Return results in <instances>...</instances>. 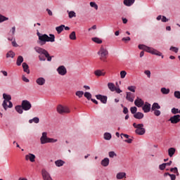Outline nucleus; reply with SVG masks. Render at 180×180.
Returning <instances> with one entry per match:
<instances>
[{"instance_id": "31", "label": "nucleus", "mask_w": 180, "mask_h": 180, "mask_svg": "<svg viewBox=\"0 0 180 180\" xmlns=\"http://www.w3.org/2000/svg\"><path fill=\"white\" fill-rule=\"evenodd\" d=\"M6 58H13L15 57V53L13 51H10L6 55Z\"/></svg>"}, {"instance_id": "3", "label": "nucleus", "mask_w": 180, "mask_h": 180, "mask_svg": "<svg viewBox=\"0 0 180 180\" xmlns=\"http://www.w3.org/2000/svg\"><path fill=\"white\" fill-rule=\"evenodd\" d=\"M133 126L136 129V134H138V136H143V134H146V129L144 128L143 124H137L134 122Z\"/></svg>"}, {"instance_id": "17", "label": "nucleus", "mask_w": 180, "mask_h": 180, "mask_svg": "<svg viewBox=\"0 0 180 180\" xmlns=\"http://www.w3.org/2000/svg\"><path fill=\"white\" fill-rule=\"evenodd\" d=\"M25 160L26 161H30L31 162H34V160H36V156L32 153H29L28 155H25Z\"/></svg>"}, {"instance_id": "49", "label": "nucleus", "mask_w": 180, "mask_h": 180, "mask_svg": "<svg viewBox=\"0 0 180 180\" xmlns=\"http://www.w3.org/2000/svg\"><path fill=\"white\" fill-rule=\"evenodd\" d=\"M172 113H173V115H176V113H179V110L178 108H173L172 109Z\"/></svg>"}, {"instance_id": "56", "label": "nucleus", "mask_w": 180, "mask_h": 180, "mask_svg": "<svg viewBox=\"0 0 180 180\" xmlns=\"http://www.w3.org/2000/svg\"><path fill=\"white\" fill-rule=\"evenodd\" d=\"M34 123H39V122H40V120L39 119V117H35L32 119Z\"/></svg>"}, {"instance_id": "5", "label": "nucleus", "mask_w": 180, "mask_h": 180, "mask_svg": "<svg viewBox=\"0 0 180 180\" xmlns=\"http://www.w3.org/2000/svg\"><path fill=\"white\" fill-rule=\"evenodd\" d=\"M34 49L36 53H38V54H43L46 57V58H47V61H51L52 57L50 56L49 51H47L46 49L40 48L39 46H35Z\"/></svg>"}, {"instance_id": "19", "label": "nucleus", "mask_w": 180, "mask_h": 180, "mask_svg": "<svg viewBox=\"0 0 180 180\" xmlns=\"http://www.w3.org/2000/svg\"><path fill=\"white\" fill-rule=\"evenodd\" d=\"M36 83L37 85L43 86L44 84H46V79L44 77H39L37 79Z\"/></svg>"}, {"instance_id": "50", "label": "nucleus", "mask_w": 180, "mask_h": 180, "mask_svg": "<svg viewBox=\"0 0 180 180\" xmlns=\"http://www.w3.org/2000/svg\"><path fill=\"white\" fill-rule=\"evenodd\" d=\"M174 96H175L177 99H180V91H174Z\"/></svg>"}, {"instance_id": "14", "label": "nucleus", "mask_w": 180, "mask_h": 180, "mask_svg": "<svg viewBox=\"0 0 180 180\" xmlns=\"http://www.w3.org/2000/svg\"><path fill=\"white\" fill-rule=\"evenodd\" d=\"M142 110H143L144 113H148L151 110V104L146 102L142 107Z\"/></svg>"}, {"instance_id": "7", "label": "nucleus", "mask_w": 180, "mask_h": 180, "mask_svg": "<svg viewBox=\"0 0 180 180\" xmlns=\"http://www.w3.org/2000/svg\"><path fill=\"white\" fill-rule=\"evenodd\" d=\"M57 112L60 115H64L65 113H70L71 110H70L68 107L60 105L57 107Z\"/></svg>"}, {"instance_id": "47", "label": "nucleus", "mask_w": 180, "mask_h": 180, "mask_svg": "<svg viewBox=\"0 0 180 180\" xmlns=\"http://www.w3.org/2000/svg\"><path fill=\"white\" fill-rule=\"evenodd\" d=\"M76 17H77V15L75 14V12L74 11L69 12V18L70 19H72V18H76Z\"/></svg>"}, {"instance_id": "20", "label": "nucleus", "mask_w": 180, "mask_h": 180, "mask_svg": "<svg viewBox=\"0 0 180 180\" xmlns=\"http://www.w3.org/2000/svg\"><path fill=\"white\" fill-rule=\"evenodd\" d=\"M134 117L135 119H138L139 120H141V119L144 117V114H143L142 112H138L134 115Z\"/></svg>"}, {"instance_id": "44", "label": "nucleus", "mask_w": 180, "mask_h": 180, "mask_svg": "<svg viewBox=\"0 0 180 180\" xmlns=\"http://www.w3.org/2000/svg\"><path fill=\"white\" fill-rule=\"evenodd\" d=\"M130 111L132 115H136V113H137V107H131Z\"/></svg>"}, {"instance_id": "18", "label": "nucleus", "mask_w": 180, "mask_h": 180, "mask_svg": "<svg viewBox=\"0 0 180 180\" xmlns=\"http://www.w3.org/2000/svg\"><path fill=\"white\" fill-rule=\"evenodd\" d=\"M94 74L96 77H105V75H106V72L101 70H96Z\"/></svg>"}, {"instance_id": "12", "label": "nucleus", "mask_w": 180, "mask_h": 180, "mask_svg": "<svg viewBox=\"0 0 180 180\" xmlns=\"http://www.w3.org/2000/svg\"><path fill=\"white\" fill-rule=\"evenodd\" d=\"M57 71L59 74V75H65L67 74V68H65V66L60 65L57 68Z\"/></svg>"}, {"instance_id": "54", "label": "nucleus", "mask_w": 180, "mask_h": 180, "mask_svg": "<svg viewBox=\"0 0 180 180\" xmlns=\"http://www.w3.org/2000/svg\"><path fill=\"white\" fill-rule=\"evenodd\" d=\"M39 61H46V57H44V56L39 55Z\"/></svg>"}, {"instance_id": "13", "label": "nucleus", "mask_w": 180, "mask_h": 180, "mask_svg": "<svg viewBox=\"0 0 180 180\" xmlns=\"http://www.w3.org/2000/svg\"><path fill=\"white\" fill-rule=\"evenodd\" d=\"M134 105L135 106H137V108H142L144 105V101L137 97L134 101Z\"/></svg>"}, {"instance_id": "45", "label": "nucleus", "mask_w": 180, "mask_h": 180, "mask_svg": "<svg viewBox=\"0 0 180 180\" xmlns=\"http://www.w3.org/2000/svg\"><path fill=\"white\" fill-rule=\"evenodd\" d=\"M171 172H174V174H176V175H179V172H178V168L174 167V168H171L170 169Z\"/></svg>"}, {"instance_id": "25", "label": "nucleus", "mask_w": 180, "mask_h": 180, "mask_svg": "<svg viewBox=\"0 0 180 180\" xmlns=\"http://www.w3.org/2000/svg\"><path fill=\"white\" fill-rule=\"evenodd\" d=\"M101 165L103 167H108L109 165V158H105L101 161Z\"/></svg>"}, {"instance_id": "24", "label": "nucleus", "mask_w": 180, "mask_h": 180, "mask_svg": "<svg viewBox=\"0 0 180 180\" xmlns=\"http://www.w3.org/2000/svg\"><path fill=\"white\" fill-rule=\"evenodd\" d=\"M64 27H65V25H61L60 26L56 27V30L58 33V34H60L63 30H64Z\"/></svg>"}, {"instance_id": "28", "label": "nucleus", "mask_w": 180, "mask_h": 180, "mask_svg": "<svg viewBox=\"0 0 180 180\" xmlns=\"http://www.w3.org/2000/svg\"><path fill=\"white\" fill-rule=\"evenodd\" d=\"M157 109H161V106L158 103H154L152 105L151 110H157Z\"/></svg>"}, {"instance_id": "30", "label": "nucleus", "mask_w": 180, "mask_h": 180, "mask_svg": "<svg viewBox=\"0 0 180 180\" xmlns=\"http://www.w3.org/2000/svg\"><path fill=\"white\" fill-rule=\"evenodd\" d=\"M64 164H65V162H64L61 160H58L55 162V165H56V167H63V165H64Z\"/></svg>"}, {"instance_id": "46", "label": "nucleus", "mask_w": 180, "mask_h": 180, "mask_svg": "<svg viewBox=\"0 0 180 180\" xmlns=\"http://www.w3.org/2000/svg\"><path fill=\"white\" fill-rule=\"evenodd\" d=\"M128 91L131 92H136V86H129L127 87Z\"/></svg>"}, {"instance_id": "11", "label": "nucleus", "mask_w": 180, "mask_h": 180, "mask_svg": "<svg viewBox=\"0 0 180 180\" xmlns=\"http://www.w3.org/2000/svg\"><path fill=\"white\" fill-rule=\"evenodd\" d=\"M169 122H171V123H172V124H176V123H179L180 115H174L173 117H171L169 120Z\"/></svg>"}, {"instance_id": "16", "label": "nucleus", "mask_w": 180, "mask_h": 180, "mask_svg": "<svg viewBox=\"0 0 180 180\" xmlns=\"http://www.w3.org/2000/svg\"><path fill=\"white\" fill-rule=\"evenodd\" d=\"M134 94H132L131 92H127V101H129V102H134Z\"/></svg>"}, {"instance_id": "10", "label": "nucleus", "mask_w": 180, "mask_h": 180, "mask_svg": "<svg viewBox=\"0 0 180 180\" xmlns=\"http://www.w3.org/2000/svg\"><path fill=\"white\" fill-rule=\"evenodd\" d=\"M41 175L44 180H53V178H51L50 173L44 169L41 170Z\"/></svg>"}, {"instance_id": "27", "label": "nucleus", "mask_w": 180, "mask_h": 180, "mask_svg": "<svg viewBox=\"0 0 180 180\" xmlns=\"http://www.w3.org/2000/svg\"><path fill=\"white\" fill-rule=\"evenodd\" d=\"M23 63V56H19L17 58L16 64L18 66L22 65V63Z\"/></svg>"}, {"instance_id": "38", "label": "nucleus", "mask_w": 180, "mask_h": 180, "mask_svg": "<svg viewBox=\"0 0 180 180\" xmlns=\"http://www.w3.org/2000/svg\"><path fill=\"white\" fill-rule=\"evenodd\" d=\"M104 139L105 140H110V139H112V134H110V133H105L104 134Z\"/></svg>"}, {"instance_id": "40", "label": "nucleus", "mask_w": 180, "mask_h": 180, "mask_svg": "<svg viewBox=\"0 0 180 180\" xmlns=\"http://www.w3.org/2000/svg\"><path fill=\"white\" fill-rule=\"evenodd\" d=\"M76 96H78V98H82L84 96V91H77L75 93Z\"/></svg>"}, {"instance_id": "6", "label": "nucleus", "mask_w": 180, "mask_h": 180, "mask_svg": "<svg viewBox=\"0 0 180 180\" xmlns=\"http://www.w3.org/2000/svg\"><path fill=\"white\" fill-rule=\"evenodd\" d=\"M98 54H99V56H101V60H103L106 58V57H108L109 52L108 51L106 46H101L99 51L98 52Z\"/></svg>"}, {"instance_id": "61", "label": "nucleus", "mask_w": 180, "mask_h": 180, "mask_svg": "<svg viewBox=\"0 0 180 180\" xmlns=\"http://www.w3.org/2000/svg\"><path fill=\"white\" fill-rule=\"evenodd\" d=\"M115 91L117 92V94H122V91L120 89L117 88V87H115Z\"/></svg>"}, {"instance_id": "52", "label": "nucleus", "mask_w": 180, "mask_h": 180, "mask_svg": "<svg viewBox=\"0 0 180 180\" xmlns=\"http://www.w3.org/2000/svg\"><path fill=\"white\" fill-rule=\"evenodd\" d=\"M155 116H160L161 115V111L159 110H153Z\"/></svg>"}, {"instance_id": "36", "label": "nucleus", "mask_w": 180, "mask_h": 180, "mask_svg": "<svg viewBox=\"0 0 180 180\" xmlns=\"http://www.w3.org/2000/svg\"><path fill=\"white\" fill-rule=\"evenodd\" d=\"M6 20H9V18L7 17H5L2 14H0V23H2V22H5Z\"/></svg>"}, {"instance_id": "29", "label": "nucleus", "mask_w": 180, "mask_h": 180, "mask_svg": "<svg viewBox=\"0 0 180 180\" xmlns=\"http://www.w3.org/2000/svg\"><path fill=\"white\" fill-rule=\"evenodd\" d=\"M123 178H126L125 172H120L117 174V179H123Z\"/></svg>"}, {"instance_id": "33", "label": "nucleus", "mask_w": 180, "mask_h": 180, "mask_svg": "<svg viewBox=\"0 0 180 180\" xmlns=\"http://www.w3.org/2000/svg\"><path fill=\"white\" fill-rule=\"evenodd\" d=\"M168 154H169V157H172L175 154V148H169Z\"/></svg>"}, {"instance_id": "26", "label": "nucleus", "mask_w": 180, "mask_h": 180, "mask_svg": "<svg viewBox=\"0 0 180 180\" xmlns=\"http://www.w3.org/2000/svg\"><path fill=\"white\" fill-rule=\"evenodd\" d=\"M16 112L19 113L20 115H22L23 113V107L22 105H16L15 108Z\"/></svg>"}, {"instance_id": "22", "label": "nucleus", "mask_w": 180, "mask_h": 180, "mask_svg": "<svg viewBox=\"0 0 180 180\" xmlns=\"http://www.w3.org/2000/svg\"><path fill=\"white\" fill-rule=\"evenodd\" d=\"M22 68L24 70V72H27V74H30V70H29V65L26 64V63H22Z\"/></svg>"}, {"instance_id": "60", "label": "nucleus", "mask_w": 180, "mask_h": 180, "mask_svg": "<svg viewBox=\"0 0 180 180\" xmlns=\"http://www.w3.org/2000/svg\"><path fill=\"white\" fill-rule=\"evenodd\" d=\"M123 113H124V115H127V113H129V109H127V108L124 107V110H123Z\"/></svg>"}, {"instance_id": "41", "label": "nucleus", "mask_w": 180, "mask_h": 180, "mask_svg": "<svg viewBox=\"0 0 180 180\" xmlns=\"http://www.w3.org/2000/svg\"><path fill=\"white\" fill-rule=\"evenodd\" d=\"M120 74V78H122V79L125 78L126 75H127V72H126V70H122Z\"/></svg>"}, {"instance_id": "9", "label": "nucleus", "mask_w": 180, "mask_h": 180, "mask_svg": "<svg viewBox=\"0 0 180 180\" xmlns=\"http://www.w3.org/2000/svg\"><path fill=\"white\" fill-rule=\"evenodd\" d=\"M3 98H4V101L8 102V108H13V104L12 103V101H11L12 100V96H11V95L4 94Z\"/></svg>"}, {"instance_id": "23", "label": "nucleus", "mask_w": 180, "mask_h": 180, "mask_svg": "<svg viewBox=\"0 0 180 180\" xmlns=\"http://www.w3.org/2000/svg\"><path fill=\"white\" fill-rule=\"evenodd\" d=\"M135 0H124V5L126 6H131L134 4Z\"/></svg>"}, {"instance_id": "35", "label": "nucleus", "mask_w": 180, "mask_h": 180, "mask_svg": "<svg viewBox=\"0 0 180 180\" xmlns=\"http://www.w3.org/2000/svg\"><path fill=\"white\" fill-rule=\"evenodd\" d=\"M161 92H162V94H163V95H168V94H169V89L162 87L161 89Z\"/></svg>"}, {"instance_id": "42", "label": "nucleus", "mask_w": 180, "mask_h": 180, "mask_svg": "<svg viewBox=\"0 0 180 180\" xmlns=\"http://www.w3.org/2000/svg\"><path fill=\"white\" fill-rule=\"evenodd\" d=\"M84 95L86 98V99H88V101H89L92 98V94H91V93L89 92H85Z\"/></svg>"}, {"instance_id": "34", "label": "nucleus", "mask_w": 180, "mask_h": 180, "mask_svg": "<svg viewBox=\"0 0 180 180\" xmlns=\"http://www.w3.org/2000/svg\"><path fill=\"white\" fill-rule=\"evenodd\" d=\"M69 38L70 39V40H77V35L75 31L71 32V34L69 36Z\"/></svg>"}, {"instance_id": "21", "label": "nucleus", "mask_w": 180, "mask_h": 180, "mask_svg": "<svg viewBox=\"0 0 180 180\" xmlns=\"http://www.w3.org/2000/svg\"><path fill=\"white\" fill-rule=\"evenodd\" d=\"M108 89L111 91V92H115V89H116V86H115V84L112 82L108 83Z\"/></svg>"}, {"instance_id": "55", "label": "nucleus", "mask_w": 180, "mask_h": 180, "mask_svg": "<svg viewBox=\"0 0 180 180\" xmlns=\"http://www.w3.org/2000/svg\"><path fill=\"white\" fill-rule=\"evenodd\" d=\"M130 40H131V39H130L129 37H123V38L122 39V41H125V43H126V41H130Z\"/></svg>"}, {"instance_id": "37", "label": "nucleus", "mask_w": 180, "mask_h": 180, "mask_svg": "<svg viewBox=\"0 0 180 180\" xmlns=\"http://www.w3.org/2000/svg\"><path fill=\"white\" fill-rule=\"evenodd\" d=\"M8 103H9V102L6 101H4V102L2 103V106H3L4 109L6 110H7L8 108H9V105H8Z\"/></svg>"}, {"instance_id": "1", "label": "nucleus", "mask_w": 180, "mask_h": 180, "mask_svg": "<svg viewBox=\"0 0 180 180\" xmlns=\"http://www.w3.org/2000/svg\"><path fill=\"white\" fill-rule=\"evenodd\" d=\"M37 35L38 36L39 44L41 46H44L47 41H51V43H54V41H56V37L53 34H49L50 37H49L46 34H42L38 32Z\"/></svg>"}, {"instance_id": "2", "label": "nucleus", "mask_w": 180, "mask_h": 180, "mask_svg": "<svg viewBox=\"0 0 180 180\" xmlns=\"http://www.w3.org/2000/svg\"><path fill=\"white\" fill-rule=\"evenodd\" d=\"M139 49L140 50H143V51H146L147 53H150V54H155V56H162V53H161V52H160L151 47H148L144 44L139 45Z\"/></svg>"}, {"instance_id": "51", "label": "nucleus", "mask_w": 180, "mask_h": 180, "mask_svg": "<svg viewBox=\"0 0 180 180\" xmlns=\"http://www.w3.org/2000/svg\"><path fill=\"white\" fill-rule=\"evenodd\" d=\"M144 74H146V75H147L148 78H150L151 72L150 70H145Z\"/></svg>"}, {"instance_id": "53", "label": "nucleus", "mask_w": 180, "mask_h": 180, "mask_svg": "<svg viewBox=\"0 0 180 180\" xmlns=\"http://www.w3.org/2000/svg\"><path fill=\"white\" fill-rule=\"evenodd\" d=\"M170 50L172 51H174V53H178V51H179L178 48L174 47V46H171Z\"/></svg>"}, {"instance_id": "32", "label": "nucleus", "mask_w": 180, "mask_h": 180, "mask_svg": "<svg viewBox=\"0 0 180 180\" xmlns=\"http://www.w3.org/2000/svg\"><path fill=\"white\" fill-rule=\"evenodd\" d=\"M92 41H94V43H97V44H102V39L98 38V37H94L91 39Z\"/></svg>"}, {"instance_id": "59", "label": "nucleus", "mask_w": 180, "mask_h": 180, "mask_svg": "<svg viewBox=\"0 0 180 180\" xmlns=\"http://www.w3.org/2000/svg\"><path fill=\"white\" fill-rule=\"evenodd\" d=\"M132 141H133V139H131L124 140V142L128 143V144H131Z\"/></svg>"}, {"instance_id": "39", "label": "nucleus", "mask_w": 180, "mask_h": 180, "mask_svg": "<svg viewBox=\"0 0 180 180\" xmlns=\"http://www.w3.org/2000/svg\"><path fill=\"white\" fill-rule=\"evenodd\" d=\"M108 155L110 158H115V157H117V155L116 154V153H115V151H110L108 153Z\"/></svg>"}, {"instance_id": "43", "label": "nucleus", "mask_w": 180, "mask_h": 180, "mask_svg": "<svg viewBox=\"0 0 180 180\" xmlns=\"http://www.w3.org/2000/svg\"><path fill=\"white\" fill-rule=\"evenodd\" d=\"M90 6L91 8H94V9H96V11H98V4H96V3L91 1L90 2Z\"/></svg>"}, {"instance_id": "15", "label": "nucleus", "mask_w": 180, "mask_h": 180, "mask_svg": "<svg viewBox=\"0 0 180 180\" xmlns=\"http://www.w3.org/2000/svg\"><path fill=\"white\" fill-rule=\"evenodd\" d=\"M96 99L98 101H101L102 103H106L108 102V96H102L101 94L96 96Z\"/></svg>"}, {"instance_id": "4", "label": "nucleus", "mask_w": 180, "mask_h": 180, "mask_svg": "<svg viewBox=\"0 0 180 180\" xmlns=\"http://www.w3.org/2000/svg\"><path fill=\"white\" fill-rule=\"evenodd\" d=\"M40 141L41 144H47V143H57L58 140L47 137V132H43Z\"/></svg>"}, {"instance_id": "57", "label": "nucleus", "mask_w": 180, "mask_h": 180, "mask_svg": "<svg viewBox=\"0 0 180 180\" xmlns=\"http://www.w3.org/2000/svg\"><path fill=\"white\" fill-rule=\"evenodd\" d=\"M169 176H170L171 180H176V176L175 174H169Z\"/></svg>"}, {"instance_id": "48", "label": "nucleus", "mask_w": 180, "mask_h": 180, "mask_svg": "<svg viewBox=\"0 0 180 180\" xmlns=\"http://www.w3.org/2000/svg\"><path fill=\"white\" fill-rule=\"evenodd\" d=\"M166 167H167V164L163 163L162 165H160L159 169H160V171H164V169H165Z\"/></svg>"}, {"instance_id": "58", "label": "nucleus", "mask_w": 180, "mask_h": 180, "mask_svg": "<svg viewBox=\"0 0 180 180\" xmlns=\"http://www.w3.org/2000/svg\"><path fill=\"white\" fill-rule=\"evenodd\" d=\"M22 79L24 81V82H29V79L27 77H25V75L22 76Z\"/></svg>"}, {"instance_id": "62", "label": "nucleus", "mask_w": 180, "mask_h": 180, "mask_svg": "<svg viewBox=\"0 0 180 180\" xmlns=\"http://www.w3.org/2000/svg\"><path fill=\"white\" fill-rule=\"evenodd\" d=\"M1 72L3 73V75H4V77H8V72H7V71L1 70Z\"/></svg>"}, {"instance_id": "64", "label": "nucleus", "mask_w": 180, "mask_h": 180, "mask_svg": "<svg viewBox=\"0 0 180 180\" xmlns=\"http://www.w3.org/2000/svg\"><path fill=\"white\" fill-rule=\"evenodd\" d=\"M46 11L48 12L49 16H53V12H51L50 9L47 8Z\"/></svg>"}, {"instance_id": "63", "label": "nucleus", "mask_w": 180, "mask_h": 180, "mask_svg": "<svg viewBox=\"0 0 180 180\" xmlns=\"http://www.w3.org/2000/svg\"><path fill=\"white\" fill-rule=\"evenodd\" d=\"M12 34H15V32H16V27H13L11 28Z\"/></svg>"}, {"instance_id": "8", "label": "nucleus", "mask_w": 180, "mask_h": 180, "mask_svg": "<svg viewBox=\"0 0 180 180\" xmlns=\"http://www.w3.org/2000/svg\"><path fill=\"white\" fill-rule=\"evenodd\" d=\"M21 106H22L23 110L27 111L32 109V103L27 100H23L21 103Z\"/></svg>"}]
</instances>
